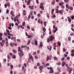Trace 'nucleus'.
<instances>
[{"mask_svg":"<svg viewBox=\"0 0 74 74\" xmlns=\"http://www.w3.org/2000/svg\"><path fill=\"white\" fill-rule=\"evenodd\" d=\"M49 38L50 39V41H52L53 40H55V38H54V36L51 35V36L49 37Z\"/></svg>","mask_w":74,"mask_h":74,"instance_id":"obj_1","label":"nucleus"},{"mask_svg":"<svg viewBox=\"0 0 74 74\" xmlns=\"http://www.w3.org/2000/svg\"><path fill=\"white\" fill-rule=\"evenodd\" d=\"M47 47L48 49H49L50 51H51V49H52V47H51V46L49 45V47L47 46Z\"/></svg>","mask_w":74,"mask_h":74,"instance_id":"obj_2","label":"nucleus"},{"mask_svg":"<svg viewBox=\"0 0 74 74\" xmlns=\"http://www.w3.org/2000/svg\"><path fill=\"white\" fill-rule=\"evenodd\" d=\"M28 7L29 8H30L31 9V10H34V8H33V7H34V6H29Z\"/></svg>","mask_w":74,"mask_h":74,"instance_id":"obj_3","label":"nucleus"},{"mask_svg":"<svg viewBox=\"0 0 74 74\" xmlns=\"http://www.w3.org/2000/svg\"><path fill=\"white\" fill-rule=\"evenodd\" d=\"M39 70H42V69L43 68L42 66H40L39 67Z\"/></svg>","mask_w":74,"mask_h":74,"instance_id":"obj_4","label":"nucleus"},{"mask_svg":"<svg viewBox=\"0 0 74 74\" xmlns=\"http://www.w3.org/2000/svg\"><path fill=\"white\" fill-rule=\"evenodd\" d=\"M41 43H42V42H40V44L39 46V48H42V44H41Z\"/></svg>","mask_w":74,"mask_h":74,"instance_id":"obj_5","label":"nucleus"},{"mask_svg":"<svg viewBox=\"0 0 74 74\" xmlns=\"http://www.w3.org/2000/svg\"><path fill=\"white\" fill-rule=\"evenodd\" d=\"M65 64H66V63H65V62H64V61L62 63V66H63V67L64 66Z\"/></svg>","mask_w":74,"mask_h":74,"instance_id":"obj_6","label":"nucleus"},{"mask_svg":"<svg viewBox=\"0 0 74 74\" xmlns=\"http://www.w3.org/2000/svg\"><path fill=\"white\" fill-rule=\"evenodd\" d=\"M40 4V5L39 7L41 8L42 7H43V4H42V3H41Z\"/></svg>","mask_w":74,"mask_h":74,"instance_id":"obj_7","label":"nucleus"},{"mask_svg":"<svg viewBox=\"0 0 74 74\" xmlns=\"http://www.w3.org/2000/svg\"><path fill=\"white\" fill-rule=\"evenodd\" d=\"M30 42H31V41H30V40H28L27 44V45H29V44H30Z\"/></svg>","mask_w":74,"mask_h":74,"instance_id":"obj_8","label":"nucleus"},{"mask_svg":"<svg viewBox=\"0 0 74 74\" xmlns=\"http://www.w3.org/2000/svg\"><path fill=\"white\" fill-rule=\"evenodd\" d=\"M59 13L60 14V15H62L63 14V12H62V11L59 10Z\"/></svg>","mask_w":74,"mask_h":74,"instance_id":"obj_9","label":"nucleus"},{"mask_svg":"<svg viewBox=\"0 0 74 74\" xmlns=\"http://www.w3.org/2000/svg\"><path fill=\"white\" fill-rule=\"evenodd\" d=\"M57 70H58V73H59L60 72H61V70H60V69H59V68H57Z\"/></svg>","mask_w":74,"mask_h":74,"instance_id":"obj_10","label":"nucleus"},{"mask_svg":"<svg viewBox=\"0 0 74 74\" xmlns=\"http://www.w3.org/2000/svg\"><path fill=\"white\" fill-rule=\"evenodd\" d=\"M55 9H52V10L51 11V13L52 14H53V12L54 11Z\"/></svg>","mask_w":74,"mask_h":74,"instance_id":"obj_11","label":"nucleus"},{"mask_svg":"<svg viewBox=\"0 0 74 74\" xmlns=\"http://www.w3.org/2000/svg\"><path fill=\"white\" fill-rule=\"evenodd\" d=\"M55 3V0L53 1V2L51 3L52 5H54Z\"/></svg>","mask_w":74,"mask_h":74,"instance_id":"obj_12","label":"nucleus"},{"mask_svg":"<svg viewBox=\"0 0 74 74\" xmlns=\"http://www.w3.org/2000/svg\"><path fill=\"white\" fill-rule=\"evenodd\" d=\"M49 59V56H48L47 57V58L46 60V61H48V60Z\"/></svg>","mask_w":74,"mask_h":74,"instance_id":"obj_13","label":"nucleus"},{"mask_svg":"<svg viewBox=\"0 0 74 74\" xmlns=\"http://www.w3.org/2000/svg\"><path fill=\"white\" fill-rule=\"evenodd\" d=\"M26 47H27V46L26 45H24L23 46V45H22L21 48H26Z\"/></svg>","mask_w":74,"mask_h":74,"instance_id":"obj_14","label":"nucleus"},{"mask_svg":"<svg viewBox=\"0 0 74 74\" xmlns=\"http://www.w3.org/2000/svg\"><path fill=\"white\" fill-rule=\"evenodd\" d=\"M58 45L59 46V47L60 46V45H61V43H60V42L59 41L58 42Z\"/></svg>","mask_w":74,"mask_h":74,"instance_id":"obj_15","label":"nucleus"},{"mask_svg":"<svg viewBox=\"0 0 74 74\" xmlns=\"http://www.w3.org/2000/svg\"><path fill=\"white\" fill-rule=\"evenodd\" d=\"M18 52H20V51H22L21 50V47H18Z\"/></svg>","mask_w":74,"mask_h":74,"instance_id":"obj_16","label":"nucleus"},{"mask_svg":"<svg viewBox=\"0 0 74 74\" xmlns=\"http://www.w3.org/2000/svg\"><path fill=\"white\" fill-rule=\"evenodd\" d=\"M64 2L66 3H67L69 2V0H64Z\"/></svg>","mask_w":74,"mask_h":74,"instance_id":"obj_17","label":"nucleus"},{"mask_svg":"<svg viewBox=\"0 0 74 74\" xmlns=\"http://www.w3.org/2000/svg\"><path fill=\"white\" fill-rule=\"evenodd\" d=\"M13 58L15 59L16 58V56H15V55L14 54L13 56Z\"/></svg>","mask_w":74,"mask_h":74,"instance_id":"obj_18","label":"nucleus"},{"mask_svg":"<svg viewBox=\"0 0 74 74\" xmlns=\"http://www.w3.org/2000/svg\"><path fill=\"white\" fill-rule=\"evenodd\" d=\"M54 60H58V58H57V57H54Z\"/></svg>","mask_w":74,"mask_h":74,"instance_id":"obj_19","label":"nucleus"},{"mask_svg":"<svg viewBox=\"0 0 74 74\" xmlns=\"http://www.w3.org/2000/svg\"><path fill=\"white\" fill-rule=\"evenodd\" d=\"M43 31L44 32H45V31H46V29L45 27H44L43 28Z\"/></svg>","mask_w":74,"mask_h":74,"instance_id":"obj_20","label":"nucleus"},{"mask_svg":"<svg viewBox=\"0 0 74 74\" xmlns=\"http://www.w3.org/2000/svg\"><path fill=\"white\" fill-rule=\"evenodd\" d=\"M34 42L35 45H37V40H36L34 41Z\"/></svg>","mask_w":74,"mask_h":74,"instance_id":"obj_21","label":"nucleus"},{"mask_svg":"<svg viewBox=\"0 0 74 74\" xmlns=\"http://www.w3.org/2000/svg\"><path fill=\"white\" fill-rule=\"evenodd\" d=\"M12 51L14 53H16V51L15 49H13Z\"/></svg>","mask_w":74,"mask_h":74,"instance_id":"obj_22","label":"nucleus"},{"mask_svg":"<svg viewBox=\"0 0 74 74\" xmlns=\"http://www.w3.org/2000/svg\"><path fill=\"white\" fill-rule=\"evenodd\" d=\"M27 5H29V4H30V1H27Z\"/></svg>","mask_w":74,"mask_h":74,"instance_id":"obj_23","label":"nucleus"},{"mask_svg":"<svg viewBox=\"0 0 74 74\" xmlns=\"http://www.w3.org/2000/svg\"><path fill=\"white\" fill-rule=\"evenodd\" d=\"M53 72V70H51L49 71V73H52Z\"/></svg>","mask_w":74,"mask_h":74,"instance_id":"obj_24","label":"nucleus"},{"mask_svg":"<svg viewBox=\"0 0 74 74\" xmlns=\"http://www.w3.org/2000/svg\"><path fill=\"white\" fill-rule=\"evenodd\" d=\"M25 22H23L22 24V25L23 26H24L25 25Z\"/></svg>","mask_w":74,"mask_h":74,"instance_id":"obj_25","label":"nucleus"},{"mask_svg":"<svg viewBox=\"0 0 74 74\" xmlns=\"http://www.w3.org/2000/svg\"><path fill=\"white\" fill-rule=\"evenodd\" d=\"M56 43H54L53 44L54 47H56Z\"/></svg>","mask_w":74,"mask_h":74,"instance_id":"obj_26","label":"nucleus"},{"mask_svg":"<svg viewBox=\"0 0 74 74\" xmlns=\"http://www.w3.org/2000/svg\"><path fill=\"white\" fill-rule=\"evenodd\" d=\"M27 36L28 37V38H30L32 37V35H29V36Z\"/></svg>","mask_w":74,"mask_h":74,"instance_id":"obj_27","label":"nucleus"},{"mask_svg":"<svg viewBox=\"0 0 74 74\" xmlns=\"http://www.w3.org/2000/svg\"><path fill=\"white\" fill-rule=\"evenodd\" d=\"M72 69H71V70H69V73H70V74H71V71H72Z\"/></svg>","mask_w":74,"mask_h":74,"instance_id":"obj_28","label":"nucleus"},{"mask_svg":"<svg viewBox=\"0 0 74 74\" xmlns=\"http://www.w3.org/2000/svg\"><path fill=\"white\" fill-rule=\"evenodd\" d=\"M37 66H40V63L38 62L37 63Z\"/></svg>","mask_w":74,"mask_h":74,"instance_id":"obj_29","label":"nucleus"},{"mask_svg":"<svg viewBox=\"0 0 74 74\" xmlns=\"http://www.w3.org/2000/svg\"><path fill=\"white\" fill-rule=\"evenodd\" d=\"M6 31L8 33H10V31H9V30H8L7 29H6Z\"/></svg>","mask_w":74,"mask_h":74,"instance_id":"obj_30","label":"nucleus"},{"mask_svg":"<svg viewBox=\"0 0 74 74\" xmlns=\"http://www.w3.org/2000/svg\"><path fill=\"white\" fill-rule=\"evenodd\" d=\"M50 40H49V38H47V42H50Z\"/></svg>","mask_w":74,"mask_h":74,"instance_id":"obj_31","label":"nucleus"},{"mask_svg":"<svg viewBox=\"0 0 74 74\" xmlns=\"http://www.w3.org/2000/svg\"><path fill=\"white\" fill-rule=\"evenodd\" d=\"M71 18L72 19H74V16L73 15H72L71 16Z\"/></svg>","mask_w":74,"mask_h":74,"instance_id":"obj_32","label":"nucleus"},{"mask_svg":"<svg viewBox=\"0 0 74 74\" xmlns=\"http://www.w3.org/2000/svg\"><path fill=\"white\" fill-rule=\"evenodd\" d=\"M37 16L38 17H40L41 16V14L39 13L38 14H37Z\"/></svg>","mask_w":74,"mask_h":74,"instance_id":"obj_33","label":"nucleus"},{"mask_svg":"<svg viewBox=\"0 0 74 74\" xmlns=\"http://www.w3.org/2000/svg\"><path fill=\"white\" fill-rule=\"evenodd\" d=\"M68 21H69V22H71V18H69Z\"/></svg>","mask_w":74,"mask_h":74,"instance_id":"obj_34","label":"nucleus"},{"mask_svg":"<svg viewBox=\"0 0 74 74\" xmlns=\"http://www.w3.org/2000/svg\"><path fill=\"white\" fill-rule=\"evenodd\" d=\"M10 45L11 47H13L14 46V44H13L12 43H10Z\"/></svg>","mask_w":74,"mask_h":74,"instance_id":"obj_35","label":"nucleus"},{"mask_svg":"<svg viewBox=\"0 0 74 74\" xmlns=\"http://www.w3.org/2000/svg\"><path fill=\"white\" fill-rule=\"evenodd\" d=\"M46 23H47V22L45 21L44 22V25L45 26H46V25H47L46 24Z\"/></svg>","mask_w":74,"mask_h":74,"instance_id":"obj_36","label":"nucleus"},{"mask_svg":"<svg viewBox=\"0 0 74 74\" xmlns=\"http://www.w3.org/2000/svg\"><path fill=\"white\" fill-rule=\"evenodd\" d=\"M16 17H14V22H16Z\"/></svg>","mask_w":74,"mask_h":74,"instance_id":"obj_37","label":"nucleus"},{"mask_svg":"<svg viewBox=\"0 0 74 74\" xmlns=\"http://www.w3.org/2000/svg\"><path fill=\"white\" fill-rule=\"evenodd\" d=\"M32 58H33V57L32 56H31V57L29 58V59H32Z\"/></svg>","mask_w":74,"mask_h":74,"instance_id":"obj_38","label":"nucleus"},{"mask_svg":"<svg viewBox=\"0 0 74 74\" xmlns=\"http://www.w3.org/2000/svg\"><path fill=\"white\" fill-rule=\"evenodd\" d=\"M59 5L60 6H61V5H63V3H59Z\"/></svg>","mask_w":74,"mask_h":74,"instance_id":"obj_39","label":"nucleus"},{"mask_svg":"<svg viewBox=\"0 0 74 74\" xmlns=\"http://www.w3.org/2000/svg\"><path fill=\"white\" fill-rule=\"evenodd\" d=\"M24 66H25V67H26L27 66V65H26V64L25 63L24 64Z\"/></svg>","mask_w":74,"mask_h":74,"instance_id":"obj_40","label":"nucleus"},{"mask_svg":"<svg viewBox=\"0 0 74 74\" xmlns=\"http://www.w3.org/2000/svg\"><path fill=\"white\" fill-rule=\"evenodd\" d=\"M64 59H65V58L64 57L63 58H62V59H61V60H62V61H64Z\"/></svg>","mask_w":74,"mask_h":74,"instance_id":"obj_41","label":"nucleus"},{"mask_svg":"<svg viewBox=\"0 0 74 74\" xmlns=\"http://www.w3.org/2000/svg\"><path fill=\"white\" fill-rule=\"evenodd\" d=\"M11 18L12 21H13V20H14V17H12V16H11Z\"/></svg>","mask_w":74,"mask_h":74,"instance_id":"obj_42","label":"nucleus"},{"mask_svg":"<svg viewBox=\"0 0 74 74\" xmlns=\"http://www.w3.org/2000/svg\"><path fill=\"white\" fill-rule=\"evenodd\" d=\"M35 59H38V57H37V56H35Z\"/></svg>","mask_w":74,"mask_h":74,"instance_id":"obj_43","label":"nucleus"},{"mask_svg":"<svg viewBox=\"0 0 74 74\" xmlns=\"http://www.w3.org/2000/svg\"><path fill=\"white\" fill-rule=\"evenodd\" d=\"M68 40L69 41H70V40H71V38L70 37H69L68 38Z\"/></svg>","mask_w":74,"mask_h":74,"instance_id":"obj_44","label":"nucleus"},{"mask_svg":"<svg viewBox=\"0 0 74 74\" xmlns=\"http://www.w3.org/2000/svg\"><path fill=\"white\" fill-rule=\"evenodd\" d=\"M3 36V33H0V37H1Z\"/></svg>","mask_w":74,"mask_h":74,"instance_id":"obj_45","label":"nucleus"},{"mask_svg":"<svg viewBox=\"0 0 74 74\" xmlns=\"http://www.w3.org/2000/svg\"><path fill=\"white\" fill-rule=\"evenodd\" d=\"M9 13V10H8V9L6 11V13L7 14H8Z\"/></svg>","mask_w":74,"mask_h":74,"instance_id":"obj_46","label":"nucleus"},{"mask_svg":"<svg viewBox=\"0 0 74 74\" xmlns=\"http://www.w3.org/2000/svg\"><path fill=\"white\" fill-rule=\"evenodd\" d=\"M14 41H15V42H16V37H14Z\"/></svg>","mask_w":74,"mask_h":74,"instance_id":"obj_47","label":"nucleus"},{"mask_svg":"<svg viewBox=\"0 0 74 74\" xmlns=\"http://www.w3.org/2000/svg\"><path fill=\"white\" fill-rule=\"evenodd\" d=\"M0 44L2 47H3L4 46V45L3 44V43H2V42H1L0 43Z\"/></svg>","mask_w":74,"mask_h":74,"instance_id":"obj_48","label":"nucleus"},{"mask_svg":"<svg viewBox=\"0 0 74 74\" xmlns=\"http://www.w3.org/2000/svg\"><path fill=\"white\" fill-rule=\"evenodd\" d=\"M71 53H74V50H72L71 51Z\"/></svg>","mask_w":74,"mask_h":74,"instance_id":"obj_49","label":"nucleus"},{"mask_svg":"<svg viewBox=\"0 0 74 74\" xmlns=\"http://www.w3.org/2000/svg\"><path fill=\"white\" fill-rule=\"evenodd\" d=\"M37 66H35L34 67V69H37Z\"/></svg>","mask_w":74,"mask_h":74,"instance_id":"obj_50","label":"nucleus"},{"mask_svg":"<svg viewBox=\"0 0 74 74\" xmlns=\"http://www.w3.org/2000/svg\"><path fill=\"white\" fill-rule=\"evenodd\" d=\"M43 33V34H42V36H43L44 37V36H45V33H44V32H42Z\"/></svg>","mask_w":74,"mask_h":74,"instance_id":"obj_51","label":"nucleus"},{"mask_svg":"<svg viewBox=\"0 0 74 74\" xmlns=\"http://www.w3.org/2000/svg\"><path fill=\"white\" fill-rule=\"evenodd\" d=\"M40 18H38V22L39 23H40Z\"/></svg>","mask_w":74,"mask_h":74,"instance_id":"obj_52","label":"nucleus"},{"mask_svg":"<svg viewBox=\"0 0 74 74\" xmlns=\"http://www.w3.org/2000/svg\"><path fill=\"white\" fill-rule=\"evenodd\" d=\"M10 14H12L13 13H14V11H12L11 12H10Z\"/></svg>","mask_w":74,"mask_h":74,"instance_id":"obj_53","label":"nucleus"},{"mask_svg":"<svg viewBox=\"0 0 74 74\" xmlns=\"http://www.w3.org/2000/svg\"><path fill=\"white\" fill-rule=\"evenodd\" d=\"M17 40L18 42H21V40L19 39H17Z\"/></svg>","mask_w":74,"mask_h":74,"instance_id":"obj_54","label":"nucleus"},{"mask_svg":"<svg viewBox=\"0 0 74 74\" xmlns=\"http://www.w3.org/2000/svg\"><path fill=\"white\" fill-rule=\"evenodd\" d=\"M70 10H71V11H73V7H71L70 8Z\"/></svg>","mask_w":74,"mask_h":74,"instance_id":"obj_55","label":"nucleus"},{"mask_svg":"<svg viewBox=\"0 0 74 74\" xmlns=\"http://www.w3.org/2000/svg\"><path fill=\"white\" fill-rule=\"evenodd\" d=\"M66 5V8H68V7H69V5L67 4Z\"/></svg>","mask_w":74,"mask_h":74,"instance_id":"obj_56","label":"nucleus"},{"mask_svg":"<svg viewBox=\"0 0 74 74\" xmlns=\"http://www.w3.org/2000/svg\"><path fill=\"white\" fill-rule=\"evenodd\" d=\"M31 18L30 15H29L28 16V19H30Z\"/></svg>","mask_w":74,"mask_h":74,"instance_id":"obj_57","label":"nucleus"},{"mask_svg":"<svg viewBox=\"0 0 74 74\" xmlns=\"http://www.w3.org/2000/svg\"><path fill=\"white\" fill-rule=\"evenodd\" d=\"M63 51L64 52L66 51V49H65L64 48L63 49Z\"/></svg>","mask_w":74,"mask_h":74,"instance_id":"obj_58","label":"nucleus"},{"mask_svg":"<svg viewBox=\"0 0 74 74\" xmlns=\"http://www.w3.org/2000/svg\"><path fill=\"white\" fill-rule=\"evenodd\" d=\"M57 28H58V27H56L55 28V30H56L57 31H58V29Z\"/></svg>","mask_w":74,"mask_h":74,"instance_id":"obj_59","label":"nucleus"},{"mask_svg":"<svg viewBox=\"0 0 74 74\" xmlns=\"http://www.w3.org/2000/svg\"><path fill=\"white\" fill-rule=\"evenodd\" d=\"M36 3L37 4H38V0H36Z\"/></svg>","mask_w":74,"mask_h":74,"instance_id":"obj_60","label":"nucleus"},{"mask_svg":"<svg viewBox=\"0 0 74 74\" xmlns=\"http://www.w3.org/2000/svg\"><path fill=\"white\" fill-rule=\"evenodd\" d=\"M4 35L5 36H7V33H6L5 32H4Z\"/></svg>","mask_w":74,"mask_h":74,"instance_id":"obj_61","label":"nucleus"},{"mask_svg":"<svg viewBox=\"0 0 74 74\" xmlns=\"http://www.w3.org/2000/svg\"><path fill=\"white\" fill-rule=\"evenodd\" d=\"M56 31H56V30H54L53 31V33H55L56 32Z\"/></svg>","mask_w":74,"mask_h":74,"instance_id":"obj_62","label":"nucleus"},{"mask_svg":"<svg viewBox=\"0 0 74 74\" xmlns=\"http://www.w3.org/2000/svg\"><path fill=\"white\" fill-rule=\"evenodd\" d=\"M50 70H53V69H52V67H50Z\"/></svg>","mask_w":74,"mask_h":74,"instance_id":"obj_63","label":"nucleus"},{"mask_svg":"<svg viewBox=\"0 0 74 74\" xmlns=\"http://www.w3.org/2000/svg\"><path fill=\"white\" fill-rule=\"evenodd\" d=\"M71 56H74V54L73 53H72L71 54Z\"/></svg>","mask_w":74,"mask_h":74,"instance_id":"obj_64","label":"nucleus"}]
</instances>
